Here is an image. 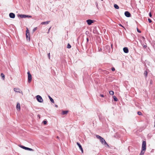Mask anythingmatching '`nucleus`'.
Instances as JSON below:
<instances>
[{
    "label": "nucleus",
    "instance_id": "f8f14e48",
    "mask_svg": "<svg viewBox=\"0 0 155 155\" xmlns=\"http://www.w3.org/2000/svg\"><path fill=\"white\" fill-rule=\"evenodd\" d=\"M123 51L125 53H128V49L127 47H124L123 48Z\"/></svg>",
    "mask_w": 155,
    "mask_h": 155
},
{
    "label": "nucleus",
    "instance_id": "c85d7f7f",
    "mask_svg": "<svg viewBox=\"0 0 155 155\" xmlns=\"http://www.w3.org/2000/svg\"><path fill=\"white\" fill-rule=\"evenodd\" d=\"M137 30L138 32L140 33L141 31L140 30L137 28Z\"/></svg>",
    "mask_w": 155,
    "mask_h": 155
},
{
    "label": "nucleus",
    "instance_id": "9b49d317",
    "mask_svg": "<svg viewBox=\"0 0 155 155\" xmlns=\"http://www.w3.org/2000/svg\"><path fill=\"white\" fill-rule=\"evenodd\" d=\"M26 38L27 40H30V34L26 33Z\"/></svg>",
    "mask_w": 155,
    "mask_h": 155
},
{
    "label": "nucleus",
    "instance_id": "ea45409f",
    "mask_svg": "<svg viewBox=\"0 0 155 155\" xmlns=\"http://www.w3.org/2000/svg\"><path fill=\"white\" fill-rule=\"evenodd\" d=\"M120 26H122V25L121 24H120Z\"/></svg>",
    "mask_w": 155,
    "mask_h": 155
},
{
    "label": "nucleus",
    "instance_id": "39448f33",
    "mask_svg": "<svg viewBox=\"0 0 155 155\" xmlns=\"http://www.w3.org/2000/svg\"><path fill=\"white\" fill-rule=\"evenodd\" d=\"M14 91L17 92L19 93H22V92L21 91L19 88H14Z\"/></svg>",
    "mask_w": 155,
    "mask_h": 155
},
{
    "label": "nucleus",
    "instance_id": "393cba45",
    "mask_svg": "<svg viewBox=\"0 0 155 155\" xmlns=\"http://www.w3.org/2000/svg\"><path fill=\"white\" fill-rule=\"evenodd\" d=\"M137 114L139 115H142V113L140 111H138L137 112Z\"/></svg>",
    "mask_w": 155,
    "mask_h": 155
},
{
    "label": "nucleus",
    "instance_id": "0eeeda50",
    "mask_svg": "<svg viewBox=\"0 0 155 155\" xmlns=\"http://www.w3.org/2000/svg\"><path fill=\"white\" fill-rule=\"evenodd\" d=\"M125 16L127 17H129L131 16V14L130 12L128 11H126L124 13Z\"/></svg>",
    "mask_w": 155,
    "mask_h": 155
},
{
    "label": "nucleus",
    "instance_id": "f03ea898",
    "mask_svg": "<svg viewBox=\"0 0 155 155\" xmlns=\"http://www.w3.org/2000/svg\"><path fill=\"white\" fill-rule=\"evenodd\" d=\"M36 98L37 101L39 102L42 103L43 101V100L41 97L38 95L36 96Z\"/></svg>",
    "mask_w": 155,
    "mask_h": 155
},
{
    "label": "nucleus",
    "instance_id": "72a5a7b5",
    "mask_svg": "<svg viewBox=\"0 0 155 155\" xmlns=\"http://www.w3.org/2000/svg\"><path fill=\"white\" fill-rule=\"evenodd\" d=\"M48 56L49 58V59H50V53H49L48 54Z\"/></svg>",
    "mask_w": 155,
    "mask_h": 155
},
{
    "label": "nucleus",
    "instance_id": "1a4fd4ad",
    "mask_svg": "<svg viewBox=\"0 0 155 155\" xmlns=\"http://www.w3.org/2000/svg\"><path fill=\"white\" fill-rule=\"evenodd\" d=\"M16 109L18 111H20V105L19 103H18L16 106Z\"/></svg>",
    "mask_w": 155,
    "mask_h": 155
},
{
    "label": "nucleus",
    "instance_id": "b1692460",
    "mask_svg": "<svg viewBox=\"0 0 155 155\" xmlns=\"http://www.w3.org/2000/svg\"><path fill=\"white\" fill-rule=\"evenodd\" d=\"M144 74L145 75V77H146L147 76V71H144Z\"/></svg>",
    "mask_w": 155,
    "mask_h": 155
},
{
    "label": "nucleus",
    "instance_id": "a211bd4d",
    "mask_svg": "<svg viewBox=\"0 0 155 155\" xmlns=\"http://www.w3.org/2000/svg\"><path fill=\"white\" fill-rule=\"evenodd\" d=\"M145 150H143L142 149V150L141 151V153H140V155H143V154L144 153L145 151Z\"/></svg>",
    "mask_w": 155,
    "mask_h": 155
},
{
    "label": "nucleus",
    "instance_id": "4c0bfd02",
    "mask_svg": "<svg viewBox=\"0 0 155 155\" xmlns=\"http://www.w3.org/2000/svg\"><path fill=\"white\" fill-rule=\"evenodd\" d=\"M57 138H58V139H59V137H58V136H57Z\"/></svg>",
    "mask_w": 155,
    "mask_h": 155
},
{
    "label": "nucleus",
    "instance_id": "ddd939ff",
    "mask_svg": "<svg viewBox=\"0 0 155 155\" xmlns=\"http://www.w3.org/2000/svg\"><path fill=\"white\" fill-rule=\"evenodd\" d=\"M50 22V21H46L43 22L41 23V24L42 25H45L48 24Z\"/></svg>",
    "mask_w": 155,
    "mask_h": 155
},
{
    "label": "nucleus",
    "instance_id": "6ab92c4d",
    "mask_svg": "<svg viewBox=\"0 0 155 155\" xmlns=\"http://www.w3.org/2000/svg\"><path fill=\"white\" fill-rule=\"evenodd\" d=\"M114 7L116 9H118L119 8V6L117 4H114Z\"/></svg>",
    "mask_w": 155,
    "mask_h": 155
},
{
    "label": "nucleus",
    "instance_id": "2f4dec72",
    "mask_svg": "<svg viewBox=\"0 0 155 155\" xmlns=\"http://www.w3.org/2000/svg\"><path fill=\"white\" fill-rule=\"evenodd\" d=\"M111 70L112 71H114L115 70V69L114 68L112 67L111 68Z\"/></svg>",
    "mask_w": 155,
    "mask_h": 155
},
{
    "label": "nucleus",
    "instance_id": "6e6552de",
    "mask_svg": "<svg viewBox=\"0 0 155 155\" xmlns=\"http://www.w3.org/2000/svg\"><path fill=\"white\" fill-rule=\"evenodd\" d=\"M77 144L80 150H81L82 153H83V148L81 147V144L79 143L78 142L77 143Z\"/></svg>",
    "mask_w": 155,
    "mask_h": 155
},
{
    "label": "nucleus",
    "instance_id": "7c9ffc66",
    "mask_svg": "<svg viewBox=\"0 0 155 155\" xmlns=\"http://www.w3.org/2000/svg\"><path fill=\"white\" fill-rule=\"evenodd\" d=\"M43 123L44 124H47V122L45 120L43 121Z\"/></svg>",
    "mask_w": 155,
    "mask_h": 155
},
{
    "label": "nucleus",
    "instance_id": "cd10ccee",
    "mask_svg": "<svg viewBox=\"0 0 155 155\" xmlns=\"http://www.w3.org/2000/svg\"><path fill=\"white\" fill-rule=\"evenodd\" d=\"M37 27L34 28L33 30V31L34 32L35 31H36L37 30Z\"/></svg>",
    "mask_w": 155,
    "mask_h": 155
},
{
    "label": "nucleus",
    "instance_id": "bb28decb",
    "mask_svg": "<svg viewBox=\"0 0 155 155\" xmlns=\"http://www.w3.org/2000/svg\"><path fill=\"white\" fill-rule=\"evenodd\" d=\"M26 33L29 34V31L28 30V28H27V30L26 31Z\"/></svg>",
    "mask_w": 155,
    "mask_h": 155
},
{
    "label": "nucleus",
    "instance_id": "f3484780",
    "mask_svg": "<svg viewBox=\"0 0 155 155\" xmlns=\"http://www.w3.org/2000/svg\"><path fill=\"white\" fill-rule=\"evenodd\" d=\"M1 77H2V78L3 79V80H4L5 79V76L4 75V74L2 73L1 74Z\"/></svg>",
    "mask_w": 155,
    "mask_h": 155
},
{
    "label": "nucleus",
    "instance_id": "20e7f679",
    "mask_svg": "<svg viewBox=\"0 0 155 155\" xmlns=\"http://www.w3.org/2000/svg\"><path fill=\"white\" fill-rule=\"evenodd\" d=\"M142 149L143 150H146V142L145 141H143L142 143Z\"/></svg>",
    "mask_w": 155,
    "mask_h": 155
},
{
    "label": "nucleus",
    "instance_id": "e433bc0d",
    "mask_svg": "<svg viewBox=\"0 0 155 155\" xmlns=\"http://www.w3.org/2000/svg\"><path fill=\"white\" fill-rule=\"evenodd\" d=\"M87 41H88V40H89L88 38H87Z\"/></svg>",
    "mask_w": 155,
    "mask_h": 155
},
{
    "label": "nucleus",
    "instance_id": "f257e3e1",
    "mask_svg": "<svg viewBox=\"0 0 155 155\" xmlns=\"http://www.w3.org/2000/svg\"><path fill=\"white\" fill-rule=\"evenodd\" d=\"M96 137L97 138L100 140V142L102 144H104V145H106L108 146H109L105 140L104 139L98 135H96Z\"/></svg>",
    "mask_w": 155,
    "mask_h": 155
},
{
    "label": "nucleus",
    "instance_id": "4be33fe9",
    "mask_svg": "<svg viewBox=\"0 0 155 155\" xmlns=\"http://www.w3.org/2000/svg\"><path fill=\"white\" fill-rule=\"evenodd\" d=\"M113 98L114 100V101H118V99L115 96H114L113 97Z\"/></svg>",
    "mask_w": 155,
    "mask_h": 155
},
{
    "label": "nucleus",
    "instance_id": "c9c22d12",
    "mask_svg": "<svg viewBox=\"0 0 155 155\" xmlns=\"http://www.w3.org/2000/svg\"><path fill=\"white\" fill-rule=\"evenodd\" d=\"M38 116L39 117V119H40V115L39 114H38Z\"/></svg>",
    "mask_w": 155,
    "mask_h": 155
},
{
    "label": "nucleus",
    "instance_id": "5701e85b",
    "mask_svg": "<svg viewBox=\"0 0 155 155\" xmlns=\"http://www.w3.org/2000/svg\"><path fill=\"white\" fill-rule=\"evenodd\" d=\"M26 150H30V151H33V150L32 149L28 148V147H27L26 148Z\"/></svg>",
    "mask_w": 155,
    "mask_h": 155
},
{
    "label": "nucleus",
    "instance_id": "423d86ee",
    "mask_svg": "<svg viewBox=\"0 0 155 155\" xmlns=\"http://www.w3.org/2000/svg\"><path fill=\"white\" fill-rule=\"evenodd\" d=\"M86 22L87 23V24L89 25H91L92 23H93L94 21L92 20H91L90 19H88L86 20Z\"/></svg>",
    "mask_w": 155,
    "mask_h": 155
},
{
    "label": "nucleus",
    "instance_id": "f704fd0d",
    "mask_svg": "<svg viewBox=\"0 0 155 155\" xmlns=\"http://www.w3.org/2000/svg\"><path fill=\"white\" fill-rule=\"evenodd\" d=\"M100 96L101 97H104V95H103V94H100Z\"/></svg>",
    "mask_w": 155,
    "mask_h": 155
},
{
    "label": "nucleus",
    "instance_id": "a878e982",
    "mask_svg": "<svg viewBox=\"0 0 155 155\" xmlns=\"http://www.w3.org/2000/svg\"><path fill=\"white\" fill-rule=\"evenodd\" d=\"M71 46L69 44H68L67 45V48H71Z\"/></svg>",
    "mask_w": 155,
    "mask_h": 155
},
{
    "label": "nucleus",
    "instance_id": "58836bf2",
    "mask_svg": "<svg viewBox=\"0 0 155 155\" xmlns=\"http://www.w3.org/2000/svg\"><path fill=\"white\" fill-rule=\"evenodd\" d=\"M55 107H58V106L57 105H55Z\"/></svg>",
    "mask_w": 155,
    "mask_h": 155
},
{
    "label": "nucleus",
    "instance_id": "7ed1b4c3",
    "mask_svg": "<svg viewBox=\"0 0 155 155\" xmlns=\"http://www.w3.org/2000/svg\"><path fill=\"white\" fill-rule=\"evenodd\" d=\"M27 74H28V82L30 83L31 81L32 76L29 71L28 72Z\"/></svg>",
    "mask_w": 155,
    "mask_h": 155
},
{
    "label": "nucleus",
    "instance_id": "412c9836",
    "mask_svg": "<svg viewBox=\"0 0 155 155\" xmlns=\"http://www.w3.org/2000/svg\"><path fill=\"white\" fill-rule=\"evenodd\" d=\"M109 93L110 94L113 95L114 94V92L113 91H109Z\"/></svg>",
    "mask_w": 155,
    "mask_h": 155
},
{
    "label": "nucleus",
    "instance_id": "aec40b11",
    "mask_svg": "<svg viewBox=\"0 0 155 155\" xmlns=\"http://www.w3.org/2000/svg\"><path fill=\"white\" fill-rule=\"evenodd\" d=\"M19 146L20 147H21V148H23V149H25V150L26 149L27 147H25L24 146H22V145H19Z\"/></svg>",
    "mask_w": 155,
    "mask_h": 155
},
{
    "label": "nucleus",
    "instance_id": "473e14b6",
    "mask_svg": "<svg viewBox=\"0 0 155 155\" xmlns=\"http://www.w3.org/2000/svg\"><path fill=\"white\" fill-rule=\"evenodd\" d=\"M149 16L150 17H152V15H151V12H150L149 13Z\"/></svg>",
    "mask_w": 155,
    "mask_h": 155
},
{
    "label": "nucleus",
    "instance_id": "2eb2a0df",
    "mask_svg": "<svg viewBox=\"0 0 155 155\" xmlns=\"http://www.w3.org/2000/svg\"><path fill=\"white\" fill-rule=\"evenodd\" d=\"M20 15V16L22 18H26V17H28V16L27 15Z\"/></svg>",
    "mask_w": 155,
    "mask_h": 155
},
{
    "label": "nucleus",
    "instance_id": "dca6fc26",
    "mask_svg": "<svg viewBox=\"0 0 155 155\" xmlns=\"http://www.w3.org/2000/svg\"><path fill=\"white\" fill-rule=\"evenodd\" d=\"M68 111L67 110H64L63 111H62V114L63 115L67 114V113H68Z\"/></svg>",
    "mask_w": 155,
    "mask_h": 155
},
{
    "label": "nucleus",
    "instance_id": "c756f323",
    "mask_svg": "<svg viewBox=\"0 0 155 155\" xmlns=\"http://www.w3.org/2000/svg\"><path fill=\"white\" fill-rule=\"evenodd\" d=\"M148 20L149 22L150 23H151L152 21L151 20L150 18L148 19Z\"/></svg>",
    "mask_w": 155,
    "mask_h": 155
},
{
    "label": "nucleus",
    "instance_id": "9d476101",
    "mask_svg": "<svg viewBox=\"0 0 155 155\" xmlns=\"http://www.w3.org/2000/svg\"><path fill=\"white\" fill-rule=\"evenodd\" d=\"M9 15L10 17L12 18H14L15 16V14L13 13H10L9 14Z\"/></svg>",
    "mask_w": 155,
    "mask_h": 155
},
{
    "label": "nucleus",
    "instance_id": "4468645a",
    "mask_svg": "<svg viewBox=\"0 0 155 155\" xmlns=\"http://www.w3.org/2000/svg\"><path fill=\"white\" fill-rule=\"evenodd\" d=\"M49 98L50 101L53 103H54V101L53 99L50 96H48Z\"/></svg>",
    "mask_w": 155,
    "mask_h": 155
}]
</instances>
